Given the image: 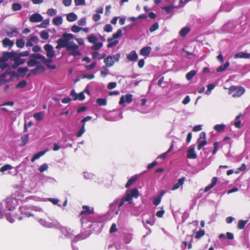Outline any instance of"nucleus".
Wrapping results in <instances>:
<instances>
[{"mask_svg": "<svg viewBox=\"0 0 250 250\" xmlns=\"http://www.w3.org/2000/svg\"><path fill=\"white\" fill-rule=\"evenodd\" d=\"M49 24V20L48 19L45 20L39 26L40 28H46Z\"/></svg>", "mask_w": 250, "mask_h": 250, "instance_id": "47", "label": "nucleus"}, {"mask_svg": "<svg viewBox=\"0 0 250 250\" xmlns=\"http://www.w3.org/2000/svg\"><path fill=\"white\" fill-rule=\"evenodd\" d=\"M213 146H214V149L212 151V155H215L216 153V152L218 149L219 143L218 142H214L213 144Z\"/></svg>", "mask_w": 250, "mask_h": 250, "instance_id": "52", "label": "nucleus"}, {"mask_svg": "<svg viewBox=\"0 0 250 250\" xmlns=\"http://www.w3.org/2000/svg\"><path fill=\"white\" fill-rule=\"evenodd\" d=\"M27 84V82L25 80H22L20 81L17 84L16 87L17 88H23L25 87Z\"/></svg>", "mask_w": 250, "mask_h": 250, "instance_id": "46", "label": "nucleus"}, {"mask_svg": "<svg viewBox=\"0 0 250 250\" xmlns=\"http://www.w3.org/2000/svg\"><path fill=\"white\" fill-rule=\"evenodd\" d=\"M48 167L47 164H44L42 165L39 168V170L41 172H42L45 170H46L48 168Z\"/></svg>", "mask_w": 250, "mask_h": 250, "instance_id": "61", "label": "nucleus"}, {"mask_svg": "<svg viewBox=\"0 0 250 250\" xmlns=\"http://www.w3.org/2000/svg\"><path fill=\"white\" fill-rule=\"evenodd\" d=\"M14 62L11 65L12 68H16L19 65L23 64L25 62V60H21L20 61H14Z\"/></svg>", "mask_w": 250, "mask_h": 250, "instance_id": "43", "label": "nucleus"}, {"mask_svg": "<svg viewBox=\"0 0 250 250\" xmlns=\"http://www.w3.org/2000/svg\"><path fill=\"white\" fill-rule=\"evenodd\" d=\"M138 56L135 51H132L127 55V59L130 62H135L138 60Z\"/></svg>", "mask_w": 250, "mask_h": 250, "instance_id": "15", "label": "nucleus"}, {"mask_svg": "<svg viewBox=\"0 0 250 250\" xmlns=\"http://www.w3.org/2000/svg\"><path fill=\"white\" fill-rule=\"evenodd\" d=\"M29 20L31 22H39L43 20V18L40 14L36 13L31 15Z\"/></svg>", "mask_w": 250, "mask_h": 250, "instance_id": "8", "label": "nucleus"}, {"mask_svg": "<svg viewBox=\"0 0 250 250\" xmlns=\"http://www.w3.org/2000/svg\"><path fill=\"white\" fill-rule=\"evenodd\" d=\"M130 194L132 198L134 197L135 198H137L139 196V191L136 188L131 190L130 191Z\"/></svg>", "mask_w": 250, "mask_h": 250, "instance_id": "40", "label": "nucleus"}, {"mask_svg": "<svg viewBox=\"0 0 250 250\" xmlns=\"http://www.w3.org/2000/svg\"><path fill=\"white\" fill-rule=\"evenodd\" d=\"M28 71V68L26 67H20L18 69V73L21 76H25Z\"/></svg>", "mask_w": 250, "mask_h": 250, "instance_id": "32", "label": "nucleus"}, {"mask_svg": "<svg viewBox=\"0 0 250 250\" xmlns=\"http://www.w3.org/2000/svg\"><path fill=\"white\" fill-rule=\"evenodd\" d=\"M21 5L19 3H14L12 5V9L14 11H17L21 10Z\"/></svg>", "mask_w": 250, "mask_h": 250, "instance_id": "38", "label": "nucleus"}, {"mask_svg": "<svg viewBox=\"0 0 250 250\" xmlns=\"http://www.w3.org/2000/svg\"><path fill=\"white\" fill-rule=\"evenodd\" d=\"M137 177L136 176L132 177L130 179H129L127 181V183H126V185L125 186V188H128L129 187H130L131 186V185L134 182H135L137 180Z\"/></svg>", "mask_w": 250, "mask_h": 250, "instance_id": "34", "label": "nucleus"}, {"mask_svg": "<svg viewBox=\"0 0 250 250\" xmlns=\"http://www.w3.org/2000/svg\"><path fill=\"white\" fill-rule=\"evenodd\" d=\"M196 73L197 71L194 70H191L190 71L188 72L186 75V77L187 80L188 81L191 80L192 79V78L196 74Z\"/></svg>", "mask_w": 250, "mask_h": 250, "instance_id": "29", "label": "nucleus"}, {"mask_svg": "<svg viewBox=\"0 0 250 250\" xmlns=\"http://www.w3.org/2000/svg\"><path fill=\"white\" fill-rule=\"evenodd\" d=\"M34 69H31L30 72L27 75V77H29L31 75H34L38 74L43 73L45 70V67L42 64H40V62L36 64Z\"/></svg>", "mask_w": 250, "mask_h": 250, "instance_id": "6", "label": "nucleus"}, {"mask_svg": "<svg viewBox=\"0 0 250 250\" xmlns=\"http://www.w3.org/2000/svg\"><path fill=\"white\" fill-rule=\"evenodd\" d=\"M18 34V31L16 28L12 29L11 30L7 31V35L9 37H16Z\"/></svg>", "mask_w": 250, "mask_h": 250, "instance_id": "27", "label": "nucleus"}, {"mask_svg": "<svg viewBox=\"0 0 250 250\" xmlns=\"http://www.w3.org/2000/svg\"><path fill=\"white\" fill-rule=\"evenodd\" d=\"M44 115V113L42 111H41L38 113H34L33 114V117L36 120L38 121H40L43 119Z\"/></svg>", "mask_w": 250, "mask_h": 250, "instance_id": "23", "label": "nucleus"}, {"mask_svg": "<svg viewBox=\"0 0 250 250\" xmlns=\"http://www.w3.org/2000/svg\"><path fill=\"white\" fill-rule=\"evenodd\" d=\"M197 142L198 143L197 146V149L198 150H201L202 148L207 144V142L206 140H204L202 141H200L199 139H198Z\"/></svg>", "mask_w": 250, "mask_h": 250, "instance_id": "41", "label": "nucleus"}, {"mask_svg": "<svg viewBox=\"0 0 250 250\" xmlns=\"http://www.w3.org/2000/svg\"><path fill=\"white\" fill-rule=\"evenodd\" d=\"M229 66V61L226 62L224 64L221 65L217 68V72H222L225 71Z\"/></svg>", "mask_w": 250, "mask_h": 250, "instance_id": "22", "label": "nucleus"}, {"mask_svg": "<svg viewBox=\"0 0 250 250\" xmlns=\"http://www.w3.org/2000/svg\"><path fill=\"white\" fill-rule=\"evenodd\" d=\"M70 95L72 97L73 100L75 101L78 100V94H77L74 89H72L70 92Z\"/></svg>", "mask_w": 250, "mask_h": 250, "instance_id": "59", "label": "nucleus"}, {"mask_svg": "<svg viewBox=\"0 0 250 250\" xmlns=\"http://www.w3.org/2000/svg\"><path fill=\"white\" fill-rule=\"evenodd\" d=\"M16 44L18 48H22L25 45V42L22 39L17 40Z\"/></svg>", "mask_w": 250, "mask_h": 250, "instance_id": "39", "label": "nucleus"}, {"mask_svg": "<svg viewBox=\"0 0 250 250\" xmlns=\"http://www.w3.org/2000/svg\"><path fill=\"white\" fill-rule=\"evenodd\" d=\"M218 182V178L217 177H213L211 180V183L205 187L204 191L208 192L210 189L213 188L216 185Z\"/></svg>", "mask_w": 250, "mask_h": 250, "instance_id": "11", "label": "nucleus"}, {"mask_svg": "<svg viewBox=\"0 0 250 250\" xmlns=\"http://www.w3.org/2000/svg\"><path fill=\"white\" fill-rule=\"evenodd\" d=\"M38 40V38L35 36H31L30 38L27 39V42L26 46L27 47L32 46L33 44V42H36Z\"/></svg>", "mask_w": 250, "mask_h": 250, "instance_id": "17", "label": "nucleus"}, {"mask_svg": "<svg viewBox=\"0 0 250 250\" xmlns=\"http://www.w3.org/2000/svg\"><path fill=\"white\" fill-rule=\"evenodd\" d=\"M28 135H25L24 136H22L21 138V140L22 141V145L21 146H23L25 145V144L27 143L28 141Z\"/></svg>", "mask_w": 250, "mask_h": 250, "instance_id": "48", "label": "nucleus"}, {"mask_svg": "<svg viewBox=\"0 0 250 250\" xmlns=\"http://www.w3.org/2000/svg\"><path fill=\"white\" fill-rule=\"evenodd\" d=\"M132 197L130 193H127L125 197L122 198L121 202L119 205L118 208L121 209L120 208L124 205L125 202H131Z\"/></svg>", "mask_w": 250, "mask_h": 250, "instance_id": "13", "label": "nucleus"}, {"mask_svg": "<svg viewBox=\"0 0 250 250\" xmlns=\"http://www.w3.org/2000/svg\"><path fill=\"white\" fill-rule=\"evenodd\" d=\"M112 26L110 24H106L104 27V30L107 32H111L112 30Z\"/></svg>", "mask_w": 250, "mask_h": 250, "instance_id": "53", "label": "nucleus"}, {"mask_svg": "<svg viewBox=\"0 0 250 250\" xmlns=\"http://www.w3.org/2000/svg\"><path fill=\"white\" fill-rule=\"evenodd\" d=\"M248 220H240L238 221L237 228L239 229H242L245 228L246 224L248 223Z\"/></svg>", "mask_w": 250, "mask_h": 250, "instance_id": "33", "label": "nucleus"}, {"mask_svg": "<svg viewBox=\"0 0 250 250\" xmlns=\"http://www.w3.org/2000/svg\"><path fill=\"white\" fill-rule=\"evenodd\" d=\"M40 36L42 39L45 40H48L49 38L48 33L44 30L41 32Z\"/></svg>", "mask_w": 250, "mask_h": 250, "instance_id": "44", "label": "nucleus"}, {"mask_svg": "<svg viewBox=\"0 0 250 250\" xmlns=\"http://www.w3.org/2000/svg\"><path fill=\"white\" fill-rule=\"evenodd\" d=\"M117 86L116 82H110L107 85V88L108 89H112L115 88Z\"/></svg>", "mask_w": 250, "mask_h": 250, "instance_id": "60", "label": "nucleus"}, {"mask_svg": "<svg viewBox=\"0 0 250 250\" xmlns=\"http://www.w3.org/2000/svg\"><path fill=\"white\" fill-rule=\"evenodd\" d=\"M62 18L61 16H58L53 19V23L55 25L59 26L62 24Z\"/></svg>", "mask_w": 250, "mask_h": 250, "instance_id": "25", "label": "nucleus"}, {"mask_svg": "<svg viewBox=\"0 0 250 250\" xmlns=\"http://www.w3.org/2000/svg\"><path fill=\"white\" fill-rule=\"evenodd\" d=\"M132 95L131 94H127L125 96V99L124 96H122L120 98V100L119 101V104L121 105H123V104L126 102L127 103L130 104L132 101Z\"/></svg>", "mask_w": 250, "mask_h": 250, "instance_id": "9", "label": "nucleus"}, {"mask_svg": "<svg viewBox=\"0 0 250 250\" xmlns=\"http://www.w3.org/2000/svg\"><path fill=\"white\" fill-rule=\"evenodd\" d=\"M78 100L79 101H83L85 99V96L83 92H80L78 94Z\"/></svg>", "mask_w": 250, "mask_h": 250, "instance_id": "63", "label": "nucleus"}, {"mask_svg": "<svg viewBox=\"0 0 250 250\" xmlns=\"http://www.w3.org/2000/svg\"><path fill=\"white\" fill-rule=\"evenodd\" d=\"M159 28V24L158 22H155L153 23L149 28V31L151 32H153L155 30H157Z\"/></svg>", "mask_w": 250, "mask_h": 250, "instance_id": "45", "label": "nucleus"}, {"mask_svg": "<svg viewBox=\"0 0 250 250\" xmlns=\"http://www.w3.org/2000/svg\"><path fill=\"white\" fill-rule=\"evenodd\" d=\"M9 59V52H4L0 58V62H5Z\"/></svg>", "mask_w": 250, "mask_h": 250, "instance_id": "30", "label": "nucleus"}, {"mask_svg": "<svg viewBox=\"0 0 250 250\" xmlns=\"http://www.w3.org/2000/svg\"><path fill=\"white\" fill-rule=\"evenodd\" d=\"M45 153V151H42L34 155L31 158V162H34L36 159H39L40 157L43 156Z\"/></svg>", "mask_w": 250, "mask_h": 250, "instance_id": "35", "label": "nucleus"}, {"mask_svg": "<svg viewBox=\"0 0 250 250\" xmlns=\"http://www.w3.org/2000/svg\"><path fill=\"white\" fill-rule=\"evenodd\" d=\"M87 40L89 42L95 44L98 42V39L94 34H91L87 37Z\"/></svg>", "mask_w": 250, "mask_h": 250, "instance_id": "26", "label": "nucleus"}, {"mask_svg": "<svg viewBox=\"0 0 250 250\" xmlns=\"http://www.w3.org/2000/svg\"><path fill=\"white\" fill-rule=\"evenodd\" d=\"M161 198L160 197H156L153 199V203L155 206H158L161 202Z\"/></svg>", "mask_w": 250, "mask_h": 250, "instance_id": "56", "label": "nucleus"}, {"mask_svg": "<svg viewBox=\"0 0 250 250\" xmlns=\"http://www.w3.org/2000/svg\"><path fill=\"white\" fill-rule=\"evenodd\" d=\"M83 210L80 212V215L83 214H94V210L90 209L89 207L86 205H84L83 206Z\"/></svg>", "mask_w": 250, "mask_h": 250, "instance_id": "16", "label": "nucleus"}, {"mask_svg": "<svg viewBox=\"0 0 250 250\" xmlns=\"http://www.w3.org/2000/svg\"><path fill=\"white\" fill-rule=\"evenodd\" d=\"M84 131H85L84 125H83L81 128L80 129V130L78 131V132L77 134V137H81L83 134V133H84Z\"/></svg>", "mask_w": 250, "mask_h": 250, "instance_id": "58", "label": "nucleus"}, {"mask_svg": "<svg viewBox=\"0 0 250 250\" xmlns=\"http://www.w3.org/2000/svg\"><path fill=\"white\" fill-rule=\"evenodd\" d=\"M9 59L12 61H20L21 60H24L20 58L19 53L11 51L9 52Z\"/></svg>", "mask_w": 250, "mask_h": 250, "instance_id": "12", "label": "nucleus"}, {"mask_svg": "<svg viewBox=\"0 0 250 250\" xmlns=\"http://www.w3.org/2000/svg\"><path fill=\"white\" fill-rule=\"evenodd\" d=\"M122 36V30L120 29L117 32L113 34L112 37L107 39L108 44H107L108 48H111L114 46L118 44L119 41L117 40H114L116 39L121 37Z\"/></svg>", "mask_w": 250, "mask_h": 250, "instance_id": "3", "label": "nucleus"}, {"mask_svg": "<svg viewBox=\"0 0 250 250\" xmlns=\"http://www.w3.org/2000/svg\"><path fill=\"white\" fill-rule=\"evenodd\" d=\"M235 59L238 58H244V59H249L250 58V54L247 53L240 52L235 54L234 56Z\"/></svg>", "mask_w": 250, "mask_h": 250, "instance_id": "19", "label": "nucleus"}, {"mask_svg": "<svg viewBox=\"0 0 250 250\" xmlns=\"http://www.w3.org/2000/svg\"><path fill=\"white\" fill-rule=\"evenodd\" d=\"M44 50L46 52V56L49 58H52L54 57L55 55V51L53 49V46L49 44H46L44 46Z\"/></svg>", "mask_w": 250, "mask_h": 250, "instance_id": "7", "label": "nucleus"}, {"mask_svg": "<svg viewBox=\"0 0 250 250\" xmlns=\"http://www.w3.org/2000/svg\"><path fill=\"white\" fill-rule=\"evenodd\" d=\"M205 234V232L204 230H200L198 232H196L195 234V238L197 239H199L203 236H204Z\"/></svg>", "mask_w": 250, "mask_h": 250, "instance_id": "49", "label": "nucleus"}, {"mask_svg": "<svg viewBox=\"0 0 250 250\" xmlns=\"http://www.w3.org/2000/svg\"><path fill=\"white\" fill-rule=\"evenodd\" d=\"M185 179L186 178L184 177H182L181 178H180L178 180V182L174 185L171 189L172 190H175L179 188L181 186H182L183 185L184 182L185 181Z\"/></svg>", "mask_w": 250, "mask_h": 250, "instance_id": "20", "label": "nucleus"}, {"mask_svg": "<svg viewBox=\"0 0 250 250\" xmlns=\"http://www.w3.org/2000/svg\"><path fill=\"white\" fill-rule=\"evenodd\" d=\"M12 168V167L11 165L6 164L0 167V171L1 172H4L6 170H10Z\"/></svg>", "mask_w": 250, "mask_h": 250, "instance_id": "42", "label": "nucleus"}, {"mask_svg": "<svg viewBox=\"0 0 250 250\" xmlns=\"http://www.w3.org/2000/svg\"><path fill=\"white\" fill-rule=\"evenodd\" d=\"M190 31V28L187 27H185L180 31L179 34L181 37H185Z\"/></svg>", "mask_w": 250, "mask_h": 250, "instance_id": "28", "label": "nucleus"}, {"mask_svg": "<svg viewBox=\"0 0 250 250\" xmlns=\"http://www.w3.org/2000/svg\"><path fill=\"white\" fill-rule=\"evenodd\" d=\"M47 14L49 16H53L56 14V11L55 9L50 8L47 11Z\"/></svg>", "mask_w": 250, "mask_h": 250, "instance_id": "55", "label": "nucleus"}, {"mask_svg": "<svg viewBox=\"0 0 250 250\" xmlns=\"http://www.w3.org/2000/svg\"><path fill=\"white\" fill-rule=\"evenodd\" d=\"M76 5H83L85 4V0H75Z\"/></svg>", "mask_w": 250, "mask_h": 250, "instance_id": "62", "label": "nucleus"}, {"mask_svg": "<svg viewBox=\"0 0 250 250\" xmlns=\"http://www.w3.org/2000/svg\"><path fill=\"white\" fill-rule=\"evenodd\" d=\"M44 56L40 54H32L30 56V60L27 62V65L29 67L34 66L36 64L39 63L37 60L42 61Z\"/></svg>", "mask_w": 250, "mask_h": 250, "instance_id": "4", "label": "nucleus"}, {"mask_svg": "<svg viewBox=\"0 0 250 250\" xmlns=\"http://www.w3.org/2000/svg\"><path fill=\"white\" fill-rule=\"evenodd\" d=\"M96 103L100 106H104L107 104V100L105 99L98 98Z\"/></svg>", "mask_w": 250, "mask_h": 250, "instance_id": "36", "label": "nucleus"}, {"mask_svg": "<svg viewBox=\"0 0 250 250\" xmlns=\"http://www.w3.org/2000/svg\"><path fill=\"white\" fill-rule=\"evenodd\" d=\"M225 126V125L218 124L214 126V129L216 131L220 132L224 130Z\"/></svg>", "mask_w": 250, "mask_h": 250, "instance_id": "37", "label": "nucleus"}, {"mask_svg": "<svg viewBox=\"0 0 250 250\" xmlns=\"http://www.w3.org/2000/svg\"><path fill=\"white\" fill-rule=\"evenodd\" d=\"M228 89L229 94L234 98L240 97L245 92V89L242 86L231 85Z\"/></svg>", "mask_w": 250, "mask_h": 250, "instance_id": "2", "label": "nucleus"}, {"mask_svg": "<svg viewBox=\"0 0 250 250\" xmlns=\"http://www.w3.org/2000/svg\"><path fill=\"white\" fill-rule=\"evenodd\" d=\"M75 36L71 33H63L62 37L57 41L58 43L56 46V49L60 50L62 48H65L66 50L70 52L69 55L74 57L80 56L81 52L79 50V46L73 42H70L71 39H73Z\"/></svg>", "mask_w": 250, "mask_h": 250, "instance_id": "1", "label": "nucleus"}, {"mask_svg": "<svg viewBox=\"0 0 250 250\" xmlns=\"http://www.w3.org/2000/svg\"><path fill=\"white\" fill-rule=\"evenodd\" d=\"M103 46V44L102 42H99L97 43H95L92 47L91 49L92 50H98Z\"/></svg>", "mask_w": 250, "mask_h": 250, "instance_id": "50", "label": "nucleus"}, {"mask_svg": "<svg viewBox=\"0 0 250 250\" xmlns=\"http://www.w3.org/2000/svg\"><path fill=\"white\" fill-rule=\"evenodd\" d=\"M96 62H93L90 65H85V67L87 70H91L94 68L96 66Z\"/></svg>", "mask_w": 250, "mask_h": 250, "instance_id": "54", "label": "nucleus"}, {"mask_svg": "<svg viewBox=\"0 0 250 250\" xmlns=\"http://www.w3.org/2000/svg\"><path fill=\"white\" fill-rule=\"evenodd\" d=\"M82 29V27H80L76 25H73L71 27V31L74 33H78L80 32Z\"/></svg>", "mask_w": 250, "mask_h": 250, "instance_id": "51", "label": "nucleus"}, {"mask_svg": "<svg viewBox=\"0 0 250 250\" xmlns=\"http://www.w3.org/2000/svg\"><path fill=\"white\" fill-rule=\"evenodd\" d=\"M101 16L99 14H95L93 15L92 19L94 21H98L100 20Z\"/></svg>", "mask_w": 250, "mask_h": 250, "instance_id": "64", "label": "nucleus"}, {"mask_svg": "<svg viewBox=\"0 0 250 250\" xmlns=\"http://www.w3.org/2000/svg\"><path fill=\"white\" fill-rule=\"evenodd\" d=\"M66 19L68 21L72 22L77 20V16L76 14L72 12L67 15Z\"/></svg>", "mask_w": 250, "mask_h": 250, "instance_id": "24", "label": "nucleus"}, {"mask_svg": "<svg viewBox=\"0 0 250 250\" xmlns=\"http://www.w3.org/2000/svg\"><path fill=\"white\" fill-rule=\"evenodd\" d=\"M104 62L105 64V66H104L103 68L105 69V70H107L106 67H110L113 65L114 64V61L112 56H108L107 57L104 58Z\"/></svg>", "mask_w": 250, "mask_h": 250, "instance_id": "10", "label": "nucleus"}, {"mask_svg": "<svg viewBox=\"0 0 250 250\" xmlns=\"http://www.w3.org/2000/svg\"><path fill=\"white\" fill-rule=\"evenodd\" d=\"M2 45L4 47H12L14 43V42L10 40L9 39L6 38L2 41Z\"/></svg>", "mask_w": 250, "mask_h": 250, "instance_id": "21", "label": "nucleus"}, {"mask_svg": "<svg viewBox=\"0 0 250 250\" xmlns=\"http://www.w3.org/2000/svg\"><path fill=\"white\" fill-rule=\"evenodd\" d=\"M5 208L9 211H12L15 208L17 201L12 198H7L4 201Z\"/></svg>", "mask_w": 250, "mask_h": 250, "instance_id": "5", "label": "nucleus"}, {"mask_svg": "<svg viewBox=\"0 0 250 250\" xmlns=\"http://www.w3.org/2000/svg\"><path fill=\"white\" fill-rule=\"evenodd\" d=\"M151 50L150 46H146L142 48L140 50V54L143 56L147 57L149 56Z\"/></svg>", "mask_w": 250, "mask_h": 250, "instance_id": "18", "label": "nucleus"}, {"mask_svg": "<svg viewBox=\"0 0 250 250\" xmlns=\"http://www.w3.org/2000/svg\"><path fill=\"white\" fill-rule=\"evenodd\" d=\"M117 230L116 225L115 223H113L110 228L109 232L112 233L116 232Z\"/></svg>", "mask_w": 250, "mask_h": 250, "instance_id": "57", "label": "nucleus"}, {"mask_svg": "<svg viewBox=\"0 0 250 250\" xmlns=\"http://www.w3.org/2000/svg\"><path fill=\"white\" fill-rule=\"evenodd\" d=\"M9 59V52H4L0 58V62H5Z\"/></svg>", "mask_w": 250, "mask_h": 250, "instance_id": "31", "label": "nucleus"}, {"mask_svg": "<svg viewBox=\"0 0 250 250\" xmlns=\"http://www.w3.org/2000/svg\"><path fill=\"white\" fill-rule=\"evenodd\" d=\"M187 157L190 159H195L197 158V155L195 152L194 147L190 148L188 150Z\"/></svg>", "mask_w": 250, "mask_h": 250, "instance_id": "14", "label": "nucleus"}]
</instances>
